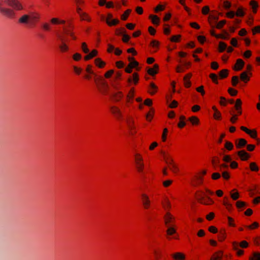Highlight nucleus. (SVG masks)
<instances>
[{
  "mask_svg": "<svg viewBox=\"0 0 260 260\" xmlns=\"http://www.w3.org/2000/svg\"><path fill=\"white\" fill-rule=\"evenodd\" d=\"M40 16L38 13L29 12L28 15H23L19 19V22L23 24H29L30 26L33 25L39 19Z\"/></svg>",
  "mask_w": 260,
  "mask_h": 260,
  "instance_id": "obj_1",
  "label": "nucleus"
},
{
  "mask_svg": "<svg viewBox=\"0 0 260 260\" xmlns=\"http://www.w3.org/2000/svg\"><path fill=\"white\" fill-rule=\"evenodd\" d=\"M94 80L99 90L104 93H106L109 86L105 80L102 77L98 76Z\"/></svg>",
  "mask_w": 260,
  "mask_h": 260,
  "instance_id": "obj_2",
  "label": "nucleus"
},
{
  "mask_svg": "<svg viewBox=\"0 0 260 260\" xmlns=\"http://www.w3.org/2000/svg\"><path fill=\"white\" fill-rule=\"evenodd\" d=\"M0 13L9 18H13L15 16L14 11L10 8L3 7L1 2H0Z\"/></svg>",
  "mask_w": 260,
  "mask_h": 260,
  "instance_id": "obj_3",
  "label": "nucleus"
},
{
  "mask_svg": "<svg viewBox=\"0 0 260 260\" xmlns=\"http://www.w3.org/2000/svg\"><path fill=\"white\" fill-rule=\"evenodd\" d=\"M5 3L16 10L23 9V6L17 0H5Z\"/></svg>",
  "mask_w": 260,
  "mask_h": 260,
  "instance_id": "obj_4",
  "label": "nucleus"
},
{
  "mask_svg": "<svg viewBox=\"0 0 260 260\" xmlns=\"http://www.w3.org/2000/svg\"><path fill=\"white\" fill-rule=\"evenodd\" d=\"M135 156L137 169L140 173H142L144 168V164L142 162L143 159L139 154H136Z\"/></svg>",
  "mask_w": 260,
  "mask_h": 260,
  "instance_id": "obj_5",
  "label": "nucleus"
},
{
  "mask_svg": "<svg viewBox=\"0 0 260 260\" xmlns=\"http://www.w3.org/2000/svg\"><path fill=\"white\" fill-rule=\"evenodd\" d=\"M196 198L199 202L205 205H209L213 203V201L209 197H207V199H205L204 196L202 194L197 195Z\"/></svg>",
  "mask_w": 260,
  "mask_h": 260,
  "instance_id": "obj_6",
  "label": "nucleus"
},
{
  "mask_svg": "<svg viewBox=\"0 0 260 260\" xmlns=\"http://www.w3.org/2000/svg\"><path fill=\"white\" fill-rule=\"evenodd\" d=\"M57 37L61 42V44L59 46L60 50L62 52L67 51L68 50L69 48L68 45L66 44L64 42L63 37L60 34H58Z\"/></svg>",
  "mask_w": 260,
  "mask_h": 260,
  "instance_id": "obj_7",
  "label": "nucleus"
},
{
  "mask_svg": "<svg viewBox=\"0 0 260 260\" xmlns=\"http://www.w3.org/2000/svg\"><path fill=\"white\" fill-rule=\"evenodd\" d=\"M142 204L145 209H148L150 206V201L149 197L145 194L141 195Z\"/></svg>",
  "mask_w": 260,
  "mask_h": 260,
  "instance_id": "obj_8",
  "label": "nucleus"
},
{
  "mask_svg": "<svg viewBox=\"0 0 260 260\" xmlns=\"http://www.w3.org/2000/svg\"><path fill=\"white\" fill-rule=\"evenodd\" d=\"M237 153L242 160H246L249 157V154L245 150L239 151Z\"/></svg>",
  "mask_w": 260,
  "mask_h": 260,
  "instance_id": "obj_9",
  "label": "nucleus"
},
{
  "mask_svg": "<svg viewBox=\"0 0 260 260\" xmlns=\"http://www.w3.org/2000/svg\"><path fill=\"white\" fill-rule=\"evenodd\" d=\"M111 111L118 118H121L122 117L121 112L118 108L115 106H113L111 108Z\"/></svg>",
  "mask_w": 260,
  "mask_h": 260,
  "instance_id": "obj_10",
  "label": "nucleus"
},
{
  "mask_svg": "<svg viewBox=\"0 0 260 260\" xmlns=\"http://www.w3.org/2000/svg\"><path fill=\"white\" fill-rule=\"evenodd\" d=\"M244 65V62L241 59H238L234 67L236 71H240L242 69Z\"/></svg>",
  "mask_w": 260,
  "mask_h": 260,
  "instance_id": "obj_11",
  "label": "nucleus"
},
{
  "mask_svg": "<svg viewBox=\"0 0 260 260\" xmlns=\"http://www.w3.org/2000/svg\"><path fill=\"white\" fill-rule=\"evenodd\" d=\"M233 248L235 251H236L237 255H242L243 254L244 251L239 249L238 243L236 242H233Z\"/></svg>",
  "mask_w": 260,
  "mask_h": 260,
  "instance_id": "obj_12",
  "label": "nucleus"
},
{
  "mask_svg": "<svg viewBox=\"0 0 260 260\" xmlns=\"http://www.w3.org/2000/svg\"><path fill=\"white\" fill-rule=\"evenodd\" d=\"M174 217L170 213H167L165 216V223L167 226H170L169 224L173 222Z\"/></svg>",
  "mask_w": 260,
  "mask_h": 260,
  "instance_id": "obj_13",
  "label": "nucleus"
},
{
  "mask_svg": "<svg viewBox=\"0 0 260 260\" xmlns=\"http://www.w3.org/2000/svg\"><path fill=\"white\" fill-rule=\"evenodd\" d=\"M247 144V141L244 139H240L238 142L236 143V146L237 148H240L245 146Z\"/></svg>",
  "mask_w": 260,
  "mask_h": 260,
  "instance_id": "obj_14",
  "label": "nucleus"
},
{
  "mask_svg": "<svg viewBox=\"0 0 260 260\" xmlns=\"http://www.w3.org/2000/svg\"><path fill=\"white\" fill-rule=\"evenodd\" d=\"M172 257L175 260H184L185 259V255L180 252H177L172 254Z\"/></svg>",
  "mask_w": 260,
  "mask_h": 260,
  "instance_id": "obj_15",
  "label": "nucleus"
},
{
  "mask_svg": "<svg viewBox=\"0 0 260 260\" xmlns=\"http://www.w3.org/2000/svg\"><path fill=\"white\" fill-rule=\"evenodd\" d=\"M133 79L132 78H129L128 79V82L131 83L132 82V81H133L135 84H137L139 79L138 74L136 73H134L133 75Z\"/></svg>",
  "mask_w": 260,
  "mask_h": 260,
  "instance_id": "obj_16",
  "label": "nucleus"
},
{
  "mask_svg": "<svg viewBox=\"0 0 260 260\" xmlns=\"http://www.w3.org/2000/svg\"><path fill=\"white\" fill-rule=\"evenodd\" d=\"M73 27H69V28H64V32L66 34L70 36L73 38V39L76 40V37L74 35V33L73 32Z\"/></svg>",
  "mask_w": 260,
  "mask_h": 260,
  "instance_id": "obj_17",
  "label": "nucleus"
},
{
  "mask_svg": "<svg viewBox=\"0 0 260 260\" xmlns=\"http://www.w3.org/2000/svg\"><path fill=\"white\" fill-rule=\"evenodd\" d=\"M158 69V66L156 64L154 65V68L149 69L148 70V73L151 75L153 76L157 73V70Z\"/></svg>",
  "mask_w": 260,
  "mask_h": 260,
  "instance_id": "obj_18",
  "label": "nucleus"
},
{
  "mask_svg": "<svg viewBox=\"0 0 260 260\" xmlns=\"http://www.w3.org/2000/svg\"><path fill=\"white\" fill-rule=\"evenodd\" d=\"M222 257V253L221 251H218L215 253L211 257V260H221Z\"/></svg>",
  "mask_w": 260,
  "mask_h": 260,
  "instance_id": "obj_19",
  "label": "nucleus"
},
{
  "mask_svg": "<svg viewBox=\"0 0 260 260\" xmlns=\"http://www.w3.org/2000/svg\"><path fill=\"white\" fill-rule=\"evenodd\" d=\"M161 154L163 155L165 159L166 160V161L167 164L170 165H172L173 164V159L170 157L169 156H168L165 154V153L164 151L161 152Z\"/></svg>",
  "mask_w": 260,
  "mask_h": 260,
  "instance_id": "obj_20",
  "label": "nucleus"
},
{
  "mask_svg": "<svg viewBox=\"0 0 260 260\" xmlns=\"http://www.w3.org/2000/svg\"><path fill=\"white\" fill-rule=\"evenodd\" d=\"M240 78L242 81L247 82L249 80L248 73L246 72H243L240 75Z\"/></svg>",
  "mask_w": 260,
  "mask_h": 260,
  "instance_id": "obj_21",
  "label": "nucleus"
},
{
  "mask_svg": "<svg viewBox=\"0 0 260 260\" xmlns=\"http://www.w3.org/2000/svg\"><path fill=\"white\" fill-rule=\"evenodd\" d=\"M86 72L89 74L92 75L94 76V79L96 78L98 76L95 74L92 70V66L91 65H88L86 68Z\"/></svg>",
  "mask_w": 260,
  "mask_h": 260,
  "instance_id": "obj_22",
  "label": "nucleus"
},
{
  "mask_svg": "<svg viewBox=\"0 0 260 260\" xmlns=\"http://www.w3.org/2000/svg\"><path fill=\"white\" fill-rule=\"evenodd\" d=\"M227 48V45L226 44L223 42H220L219 43V46H218V49L219 51L220 52H223L224 50H225Z\"/></svg>",
  "mask_w": 260,
  "mask_h": 260,
  "instance_id": "obj_23",
  "label": "nucleus"
},
{
  "mask_svg": "<svg viewBox=\"0 0 260 260\" xmlns=\"http://www.w3.org/2000/svg\"><path fill=\"white\" fill-rule=\"evenodd\" d=\"M150 18L152 19V22L154 24L158 25L159 24V18L156 15H151L149 16Z\"/></svg>",
  "mask_w": 260,
  "mask_h": 260,
  "instance_id": "obj_24",
  "label": "nucleus"
},
{
  "mask_svg": "<svg viewBox=\"0 0 260 260\" xmlns=\"http://www.w3.org/2000/svg\"><path fill=\"white\" fill-rule=\"evenodd\" d=\"M250 5L253 9V13H255L256 12V8L258 7L257 3L254 0H252L250 1Z\"/></svg>",
  "mask_w": 260,
  "mask_h": 260,
  "instance_id": "obj_25",
  "label": "nucleus"
},
{
  "mask_svg": "<svg viewBox=\"0 0 260 260\" xmlns=\"http://www.w3.org/2000/svg\"><path fill=\"white\" fill-rule=\"evenodd\" d=\"M139 63L135 60H132L128 64V67L132 68H136L137 70L139 71L140 69L138 68Z\"/></svg>",
  "mask_w": 260,
  "mask_h": 260,
  "instance_id": "obj_26",
  "label": "nucleus"
},
{
  "mask_svg": "<svg viewBox=\"0 0 260 260\" xmlns=\"http://www.w3.org/2000/svg\"><path fill=\"white\" fill-rule=\"evenodd\" d=\"M119 22V21L118 19H112L111 21L109 20H106V23L107 24L110 26H113L117 24H118Z\"/></svg>",
  "mask_w": 260,
  "mask_h": 260,
  "instance_id": "obj_27",
  "label": "nucleus"
},
{
  "mask_svg": "<svg viewBox=\"0 0 260 260\" xmlns=\"http://www.w3.org/2000/svg\"><path fill=\"white\" fill-rule=\"evenodd\" d=\"M95 63L100 68H103L105 64V62L99 58L95 59Z\"/></svg>",
  "mask_w": 260,
  "mask_h": 260,
  "instance_id": "obj_28",
  "label": "nucleus"
},
{
  "mask_svg": "<svg viewBox=\"0 0 260 260\" xmlns=\"http://www.w3.org/2000/svg\"><path fill=\"white\" fill-rule=\"evenodd\" d=\"M212 108L215 111V113L214 114V118H215L216 119H219L221 117V114L220 112L218 111V110L215 106H213Z\"/></svg>",
  "mask_w": 260,
  "mask_h": 260,
  "instance_id": "obj_29",
  "label": "nucleus"
},
{
  "mask_svg": "<svg viewBox=\"0 0 260 260\" xmlns=\"http://www.w3.org/2000/svg\"><path fill=\"white\" fill-rule=\"evenodd\" d=\"M228 70L226 69H223L219 72V76L221 78H226L228 75Z\"/></svg>",
  "mask_w": 260,
  "mask_h": 260,
  "instance_id": "obj_30",
  "label": "nucleus"
},
{
  "mask_svg": "<svg viewBox=\"0 0 260 260\" xmlns=\"http://www.w3.org/2000/svg\"><path fill=\"white\" fill-rule=\"evenodd\" d=\"M131 12V10L130 9H127V10H126L124 14H123L121 16V18L122 20H126L128 17V15L130 14V13Z\"/></svg>",
  "mask_w": 260,
  "mask_h": 260,
  "instance_id": "obj_31",
  "label": "nucleus"
},
{
  "mask_svg": "<svg viewBox=\"0 0 260 260\" xmlns=\"http://www.w3.org/2000/svg\"><path fill=\"white\" fill-rule=\"evenodd\" d=\"M127 125H128V128L130 130V133L132 135L133 134V129L134 128V126L133 125V121L131 119H128L127 120Z\"/></svg>",
  "mask_w": 260,
  "mask_h": 260,
  "instance_id": "obj_32",
  "label": "nucleus"
},
{
  "mask_svg": "<svg viewBox=\"0 0 260 260\" xmlns=\"http://www.w3.org/2000/svg\"><path fill=\"white\" fill-rule=\"evenodd\" d=\"M123 97L121 92L118 91L114 95V99L116 101H119Z\"/></svg>",
  "mask_w": 260,
  "mask_h": 260,
  "instance_id": "obj_33",
  "label": "nucleus"
},
{
  "mask_svg": "<svg viewBox=\"0 0 260 260\" xmlns=\"http://www.w3.org/2000/svg\"><path fill=\"white\" fill-rule=\"evenodd\" d=\"M225 238V232L224 231H221L218 234V239L219 241H223Z\"/></svg>",
  "mask_w": 260,
  "mask_h": 260,
  "instance_id": "obj_34",
  "label": "nucleus"
},
{
  "mask_svg": "<svg viewBox=\"0 0 260 260\" xmlns=\"http://www.w3.org/2000/svg\"><path fill=\"white\" fill-rule=\"evenodd\" d=\"M150 86V90H151L149 91L150 93L151 94H154L156 92V90L157 89V87L153 83H151Z\"/></svg>",
  "mask_w": 260,
  "mask_h": 260,
  "instance_id": "obj_35",
  "label": "nucleus"
},
{
  "mask_svg": "<svg viewBox=\"0 0 260 260\" xmlns=\"http://www.w3.org/2000/svg\"><path fill=\"white\" fill-rule=\"evenodd\" d=\"M224 147L228 150H231L233 149L234 146H233V144L231 142L228 141H225Z\"/></svg>",
  "mask_w": 260,
  "mask_h": 260,
  "instance_id": "obj_36",
  "label": "nucleus"
},
{
  "mask_svg": "<svg viewBox=\"0 0 260 260\" xmlns=\"http://www.w3.org/2000/svg\"><path fill=\"white\" fill-rule=\"evenodd\" d=\"M226 23V21L224 20L219 21L218 23L216 22L215 27L218 29H221L223 26Z\"/></svg>",
  "mask_w": 260,
  "mask_h": 260,
  "instance_id": "obj_37",
  "label": "nucleus"
},
{
  "mask_svg": "<svg viewBox=\"0 0 260 260\" xmlns=\"http://www.w3.org/2000/svg\"><path fill=\"white\" fill-rule=\"evenodd\" d=\"M250 169L252 171H258V167L255 162H251L250 164Z\"/></svg>",
  "mask_w": 260,
  "mask_h": 260,
  "instance_id": "obj_38",
  "label": "nucleus"
},
{
  "mask_svg": "<svg viewBox=\"0 0 260 260\" xmlns=\"http://www.w3.org/2000/svg\"><path fill=\"white\" fill-rule=\"evenodd\" d=\"M168 230H167V233L168 235H172L176 233V230L174 228L170 226H168Z\"/></svg>",
  "mask_w": 260,
  "mask_h": 260,
  "instance_id": "obj_39",
  "label": "nucleus"
},
{
  "mask_svg": "<svg viewBox=\"0 0 260 260\" xmlns=\"http://www.w3.org/2000/svg\"><path fill=\"white\" fill-rule=\"evenodd\" d=\"M236 13V15L239 17H243L245 13L242 8H239L237 10V12Z\"/></svg>",
  "mask_w": 260,
  "mask_h": 260,
  "instance_id": "obj_40",
  "label": "nucleus"
},
{
  "mask_svg": "<svg viewBox=\"0 0 260 260\" xmlns=\"http://www.w3.org/2000/svg\"><path fill=\"white\" fill-rule=\"evenodd\" d=\"M189 120L193 124H197L199 122V119L195 116L190 117Z\"/></svg>",
  "mask_w": 260,
  "mask_h": 260,
  "instance_id": "obj_41",
  "label": "nucleus"
},
{
  "mask_svg": "<svg viewBox=\"0 0 260 260\" xmlns=\"http://www.w3.org/2000/svg\"><path fill=\"white\" fill-rule=\"evenodd\" d=\"M241 104L242 102L240 99H237L236 100V104L235 106L236 110H239L241 108Z\"/></svg>",
  "mask_w": 260,
  "mask_h": 260,
  "instance_id": "obj_42",
  "label": "nucleus"
},
{
  "mask_svg": "<svg viewBox=\"0 0 260 260\" xmlns=\"http://www.w3.org/2000/svg\"><path fill=\"white\" fill-rule=\"evenodd\" d=\"M239 82V78L238 76H233L232 79V85L234 86H236Z\"/></svg>",
  "mask_w": 260,
  "mask_h": 260,
  "instance_id": "obj_43",
  "label": "nucleus"
},
{
  "mask_svg": "<svg viewBox=\"0 0 260 260\" xmlns=\"http://www.w3.org/2000/svg\"><path fill=\"white\" fill-rule=\"evenodd\" d=\"M82 49L83 51L85 53H88L89 52V50L87 47L86 44L84 42L82 43Z\"/></svg>",
  "mask_w": 260,
  "mask_h": 260,
  "instance_id": "obj_44",
  "label": "nucleus"
},
{
  "mask_svg": "<svg viewBox=\"0 0 260 260\" xmlns=\"http://www.w3.org/2000/svg\"><path fill=\"white\" fill-rule=\"evenodd\" d=\"M210 77L214 83H218L217 76L215 74H210Z\"/></svg>",
  "mask_w": 260,
  "mask_h": 260,
  "instance_id": "obj_45",
  "label": "nucleus"
},
{
  "mask_svg": "<svg viewBox=\"0 0 260 260\" xmlns=\"http://www.w3.org/2000/svg\"><path fill=\"white\" fill-rule=\"evenodd\" d=\"M246 206V203L244 202L239 201L236 202V206L238 208L244 207Z\"/></svg>",
  "mask_w": 260,
  "mask_h": 260,
  "instance_id": "obj_46",
  "label": "nucleus"
},
{
  "mask_svg": "<svg viewBox=\"0 0 260 260\" xmlns=\"http://www.w3.org/2000/svg\"><path fill=\"white\" fill-rule=\"evenodd\" d=\"M228 92L232 96H235L238 93V91L237 90L232 88H229Z\"/></svg>",
  "mask_w": 260,
  "mask_h": 260,
  "instance_id": "obj_47",
  "label": "nucleus"
},
{
  "mask_svg": "<svg viewBox=\"0 0 260 260\" xmlns=\"http://www.w3.org/2000/svg\"><path fill=\"white\" fill-rule=\"evenodd\" d=\"M249 135H250V136L253 138V139H255L256 138V136H257V132L255 130V129H253V130H250V134H248Z\"/></svg>",
  "mask_w": 260,
  "mask_h": 260,
  "instance_id": "obj_48",
  "label": "nucleus"
},
{
  "mask_svg": "<svg viewBox=\"0 0 260 260\" xmlns=\"http://www.w3.org/2000/svg\"><path fill=\"white\" fill-rule=\"evenodd\" d=\"M250 260H260V253H254L253 257H251Z\"/></svg>",
  "mask_w": 260,
  "mask_h": 260,
  "instance_id": "obj_49",
  "label": "nucleus"
},
{
  "mask_svg": "<svg viewBox=\"0 0 260 260\" xmlns=\"http://www.w3.org/2000/svg\"><path fill=\"white\" fill-rule=\"evenodd\" d=\"M134 89L132 88L127 95V98L129 100L133 99L134 96Z\"/></svg>",
  "mask_w": 260,
  "mask_h": 260,
  "instance_id": "obj_50",
  "label": "nucleus"
},
{
  "mask_svg": "<svg viewBox=\"0 0 260 260\" xmlns=\"http://www.w3.org/2000/svg\"><path fill=\"white\" fill-rule=\"evenodd\" d=\"M116 34L117 35H122L124 34L125 29L123 28L116 29Z\"/></svg>",
  "mask_w": 260,
  "mask_h": 260,
  "instance_id": "obj_51",
  "label": "nucleus"
},
{
  "mask_svg": "<svg viewBox=\"0 0 260 260\" xmlns=\"http://www.w3.org/2000/svg\"><path fill=\"white\" fill-rule=\"evenodd\" d=\"M239 245L241 248H244L248 246V243L246 241H242Z\"/></svg>",
  "mask_w": 260,
  "mask_h": 260,
  "instance_id": "obj_52",
  "label": "nucleus"
},
{
  "mask_svg": "<svg viewBox=\"0 0 260 260\" xmlns=\"http://www.w3.org/2000/svg\"><path fill=\"white\" fill-rule=\"evenodd\" d=\"M73 69L74 70V72L76 73L77 75H80L82 72V69L78 68L76 66H74Z\"/></svg>",
  "mask_w": 260,
  "mask_h": 260,
  "instance_id": "obj_53",
  "label": "nucleus"
},
{
  "mask_svg": "<svg viewBox=\"0 0 260 260\" xmlns=\"http://www.w3.org/2000/svg\"><path fill=\"white\" fill-rule=\"evenodd\" d=\"M181 36L178 35V36H173L171 38V41L172 42H177L179 41V39L180 38Z\"/></svg>",
  "mask_w": 260,
  "mask_h": 260,
  "instance_id": "obj_54",
  "label": "nucleus"
},
{
  "mask_svg": "<svg viewBox=\"0 0 260 260\" xmlns=\"http://www.w3.org/2000/svg\"><path fill=\"white\" fill-rule=\"evenodd\" d=\"M168 133V129L167 128H165L164 129L163 134L162 135V140L164 142L166 141L167 139V134Z\"/></svg>",
  "mask_w": 260,
  "mask_h": 260,
  "instance_id": "obj_55",
  "label": "nucleus"
},
{
  "mask_svg": "<svg viewBox=\"0 0 260 260\" xmlns=\"http://www.w3.org/2000/svg\"><path fill=\"white\" fill-rule=\"evenodd\" d=\"M73 57L75 60L78 61L81 59V55L79 53H76L73 55Z\"/></svg>",
  "mask_w": 260,
  "mask_h": 260,
  "instance_id": "obj_56",
  "label": "nucleus"
},
{
  "mask_svg": "<svg viewBox=\"0 0 260 260\" xmlns=\"http://www.w3.org/2000/svg\"><path fill=\"white\" fill-rule=\"evenodd\" d=\"M209 11L210 9L208 6H205L202 9V13L204 15L207 14Z\"/></svg>",
  "mask_w": 260,
  "mask_h": 260,
  "instance_id": "obj_57",
  "label": "nucleus"
},
{
  "mask_svg": "<svg viewBox=\"0 0 260 260\" xmlns=\"http://www.w3.org/2000/svg\"><path fill=\"white\" fill-rule=\"evenodd\" d=\"M129 39H130V37L128 35H127L125 34L123 35L122 41L124 43L128 42V41H129Z\"/></svg>",
  "mask_w": 260,
  "mask_h": 260,
  "instance_id": "obj_58",
  "label": "nucleus"
},
{
  "mask_svg": "<svg viewBox=\"0 0 260 260\" xmlns=\"http://www.w3.org/2000/svg\"><path fill=\"white\" fill-rule=\"evenodd\" d=\"M228 219L229 225L232 226H235V224L234 223V219L232 217L228 216Z\"/></svg>",
  "mask_w": 260,
  "mask_h": 260,
  "instance_id": "obj_59",
  "label": "nucleus"
},
{
  "mask_svg": "<svg viewBox=\"0 0 260 260\" xmlns=\"http://www.w3.org/2000/svg\"><path fill=\"white\" fill-rule=\"evenodd\" d=\"M114 71L112 70L108 71L105 74V77L107 78H109L113 74Z\"/></svg>",
  "mask_w": 260,
  "mask_h": 260,
  "instance_id": "obj_60",
  "label": "nucleus"
},
{
  "mask_svg": "<svg viewBox=\"0 0 260 260\" xmlns=\"http://www.w3.org/2000/svg\"><path fill=\"white\" fill-rule=\"evenodd\" d=\"M220 99L221 100L220 101V104L222 106H225L226 105V99L223 96H221Z\"/></svg>",
  "mask_w": 260,
  "mask_h": 260,
  "instance_id": "obj_61",
  "label": "nucleus"
},
{
  "mask_svg": "<svg viewBox=\"0 0 260 260\" xmlns=\"http://www.w3.org/2000/svg\"><path fill=\"white\" fill-rule=\"evenodd\" d=\"M164 9V7L161 5H159L155 8L154 11L156 13H157L159 11H162Z\"/></svg>",
  "mask_w": 260,
  "mask_h": 260,
  "instance_id": "obj_62",
  "label": "nucleus"
},
{
  "mask_svg": "<svg viewBox=\"0 0 260 260\" xmlns=\"http://www.w3.org/2000/svg\"><path fill=\"white\" fill-rule=\"evenodd\" d=\"M222 176L225 179H228L230 178V175L226 171H222Z\"/></svg>",
  "mask_w": 260,
  "mask_h": 260,
  "instance_id": "obj_63",
  "label": "nucleus"
},
{
  "mask_svg": "<svg viewBox=\"0 0 260 260\" xmlns=\"http://www.w3.org/2000/svg\"><path fill=\"white\" fill-rule=\"evenodd\" d=\"M253 34L255 35L256 32H260V26H257L252 29Z\"/></svg>",
  "mask_w": 260,
  "mask_h": 260,
  "instance_id": "obj_64",
  "label": "nucleus"
}]
</instances>
